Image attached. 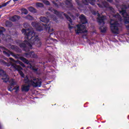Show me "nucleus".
Segmentation results:
<instances>
[{
	"instance_id": "7c9ffc66",
	"label": "nucleus",
	"mask_w": 129,
	"mask_h": 129,
	"mask_svg": "<svg viewBox=\"0 0 129 129\" xmlns=\"http://www.w3.org/2000/svg\"><path fill=\"white\" fill-rule=\"evenodd\" d=\"M9 82H10V85H11V86H15V85H16V82L14 81V79H12L11 81Z\"/></svg>"
},
{
	"instance_id": "f3484780",
	"label": "nucleus",
	"mask_w": 129,
	"mask_h": 129,
	"mask_svg": "<svg viewBox=\"0 0 129 129\" xmlns=\"http://www.w3.org/2000/svg\"><path fill=\"white\" fill-rule=\"evenodd\" d=\"M19 58L21 61H23L24 63H25V64H27V65H31V63H30V61L28 59H27V58L23 56L20 57Z\"/></svg>"
},
{
	"instance_id": "2f4dec72",
	"label": "nucleus",
	"mask_w": 129,
	"mask_h": 129,
	"mask_svg": "<svg viewBox=\"0 0 129 129\" xmlns=\"http://www.w3.org/2000/svg\"><path fill=\"white\" fill-rule=\"evenodd\" d=\"M36 6L38 7L39 8H43L44 7V4L41 3H37Z\"/></svg>"
},
{
	"instance_id": "c756f323",
	"label": "nucleus",
	"mask_w": 129,
	"mask_h": 129,
	"mask_svg": "<svg viewBox=\"0 0 129 129\" xmlns=\"http://www.w3.org/2000/svg\"><path fill=\"white\" fill-rule=\"evenodd\" d=\"M17 63H19V64H20V65H21V66H22V67H23V68H25L26 67L25 64H24V63L20 60H17Z\"/></svg>"
},
{
	"instance_id": "f8f14e48",
	"label": "nucleus",
	"mask_w": 129,
	"mask_h": 129,
	"mask_svg": "<svg viewBox=\"0 0 129 129\" xmlns=\"http://www.w3.org/2000/svg\"><path fill=\"white\" fill-rule=\"evenodd\" d=\"M24 56L26 58H38V55H37L34 51H31L30 52L24 53Z\"/></svg>"
},
{
	"instance_id": "4be33fe9",
	"label": "nucleus",
	"mask_w": 129,
	"mask_h": 129,
	"mask_svg": "<svg viewBox=\"0 0 129 129\" xmlns=\"http://www.w3.org/2000/svg\"><path fill=\"white\" fill-rule=\"evenodd\" d=\"M22 11V15H28L29 11H28V10L26 9L25 8H23L21 9Z\"/></svg>"
},
{
	"instance_id": "a18cd8bd",
	"label": "nucleus",
	"mask_w": 129,
	"mask_h": 129,
	"mask_svg": "<svg viewBox=\"0 0 129 129\" xmlns=\"http://www.w3.org/2000/svg\"><path fill=\"white\" fill-rule=\"evenodd\" d=\"M107 2H108V3H112L113 2V0H106Z\"/></svg>"
},
{
	"instance_id": "473e14b6",
	"label": "nucleus",
	"mask_w": 129,
	"mask_h": 129,
	"mask_svg": "<svg viewBox=\"0 0 129 129\" xmlns=\"http://www.w3.org/2000/svg\"><path fill=\"white\" fill-rule=\"evenodd\" d=\"M92 6H94L95 5V1L94 0H88Z\"/></svg>"
},
{
	"instance_id": "5701e85b",
	"label": "nucleus",
	"mask_w": 129,
	"mask_h": 129,
	"mask_svg": "<svg viewBox=\"0 0 129 129\" xmlns=\"http://www.w3.org/2000/svg\"><path fill=\"white\" fill-rule=\"evenodd\" d=\"M25 19H26V20H29V21H32L33 20H34V18L33 17V16H32L30 15H28L27 16H26L25 17Z\"/></svg>"
},
{
	"instance_id": "37998d69",
	"label": "nucleus",
	"mask_w": 129,
	"mask_h": 129,
	"mask_svg": "<svg viewBox=\"0 0 129 129\" xmlns=\"http://www.w3.org/2000/svg\"><path fill=\"white\" fill-rule=\"evenodd\" d=\"M128 24L127 25H125V27L126 28V29L127 30V31H129V23H128Z\"/></svg>"
},
{
	"instance_id": "4d7b16f0",
	"label": "nucleus",
	"mask_w": 129,
	"mask_h": 129,
	"mask_svg": "<svg viewBox=\"0 0 129 129\" xmlns=\"http://www.w3.org/2000/svg\"><path fill=\"white\" fill-rule=\"evenodd\" d=\"M56 2H58V0H56Z\"/></svg>"
},
{
	"instance_id": "7ed1b4c3",
	"label": "nucleus",
	"mask_w": 129,
	"mask_h": 129,
	"mask_svg": "<svg viewBox=\"0 0 129 129\" xmlns=\"http://www.w3.org/2000/svg\"><path fill=\"white\" fill-rule=\"evenodd\" d=\"M31 25L33 27L35 28L37 32H42V31H44V30H45V31H46V32L50 33V32H53L54 31L53 28L51 29V27L49 24L47 25L43 24V23L40 24L37 22H32Z\"/></svg>"
},
{
	"instance_id": "09e8293b",
	"label": "nucleus",
	"mask_w": 129,
	"mask_h": 129,
	"mask_svg": "<svg viewBox=\"0 0 129 129\" xmlns=\"http://www.w3.org/2000/svg\"><path fill=\"white\" fill-rule=\"evenodd\" d=\"M66 2H72V0H66Z\"/></svg>"
},
{
	"instance_id": "9b49d317",
	"label": "nucleus",
	"mask_w": 129,
	"mask_h": 129,
	"mask_svg": "<svg viewBox=\"0 0 129 129\" xmlns=\"http://www.w3.org/2000/svg\"><path fill=\"white\" fill-rule=\"evenodd\" d=\"M63 16L65 17L67 20H68V21L70 22V24H69V28H70V30L73 29L74 27L72 26H73L74 24L73 22H72V19H71V18H70V17H69V15L66 13H64Z\"/></svg>"
},
{
	"instance_id": "9d476101",
	"label": "nucleus",
	"mask_w": 129,
	"mask_h": 129,
	"mask_svg": "<svg viewBox=\"0 0 129 129\" xmlns=\"http://www.w3.org/2000/svg\"><path fill=\"white\" fill-rule=\"evenodd\" d=\"M97 20L98 24H99L100 25H101V24L104 25V24H105V21L106 20V16L103 15L101 16L100 14L98 13Z\"/></svg>"
},
{
	"instance_id": "ddd939ff",
	"label": "nucleus",
	"mask_w": 129,
	"mask_h": 129,
	"mask_svg": "<svg viewBox=\"0 0 129 129\" xmlns=\"http://www.w3.org/2000/svg\"><path fill=\"white\" fill-rule=\"evenodd\" d=\"M30 87L31 84L23 85L21 87V91L22 92H29Z\"/></svg>"
},
{
	"instance_id": "4c0bfd02",
	"label": "nucleus",
	"mask_w": 129,
	"mask_h": 129,
	"mask_svg": "<svg viewBox=\"0 0 129 129\" xmlns=\"http://www.w3.org/2000/svg\"><path fill=\"white\" fill-rule=\"evenodd\" d=\"M100 29L101 33H105V32H106V29H105V28H103V29H101V28H100Z\"/></svg>"
},
{
	"instance_id": "79ce46f5",
	"label": "nucleus",
	"mask_w": 129,
	"mask_h": 129,
	"mask_svg": "<svg viewBox=\"0 0 129 129\" xmlns=\"http://www.w3.org/2000/svg\"><path fill=\"white\" fill-rule=\"evenodd\" d=\"M34 10H35L34 8H33V7H30V8H29V11H30V12H33V11H34Z\"/></svg>"
},
{
	"instance_id": "cd10ccee",
	"label": "nucleus",
	"mask_w": 129,
	"mask_h": 129,
	"mask_svg": "<svg viewBox=\"0 0 129 129\" xmlns=\"http://www.w3.org/2000/svg\"><path fill=\"white\" fill-rule=\"evenodd\" d=\"M89 1L88 0H82V2L84 5H85L86 6H88L89 5Z\"/></svg>"
},
{
	"instance_id": "e433bc0d",
	"label": "nucleus",
	"mask_w": 129,
	"mask_h": 129,
	"mask_svg": "<svg viewBox=\"0 0 129 129\" xmlns=\"http://www.w3.org/2000/svg\"><path fill=\"white\" fill-rule=\"evenodd\" d=\"M9 59H10V61H12V62H14V63H18V60H16L12 57H10Z\"/></svg>"
},
{
	"instance_id": "de8ad7c7",
	"label": "nucleus",
	"mask_w": 129,
	"mask_h": 129,
	"mask_svg": "<svg viewBox=\"0 0 129 129\" xmlns=\"http://www.w3.org/2000/svg\"><path fill=\"white\" fill-rule=\"evenodd\" d=\"M18 1H19V0H13V2L14 3H16V2H18Z\"/></svg>"
},
{
	"instance_id": "72a5a7b5",
	"label": "nucleus",
	"mask_w": 129,
	"mask_h": 129,
	"mask_svg": "<svg viewBox=\"0 0 129 129\" xmlns=\"http://www.w3.org/2000/svg\"><path fill=\"white\" fill-rule=\"evenodd\" d=\"M14 87V86H12V85H10L8 86V90L9 91H13V88Z\"/></svg>"
},
{
	"instance_id": "bb28decb",
	"label": "nucleus",
	"mask_w": 129,
	"mask_h": 129,
	"mask_svg": "<svg viewBox=\"0 0 129 129\" xmlns=\"http://www.w3.org/2000/svg\"><path fill=\"white\" fill-rule=\"evenodd\" d=\"M113 17L116 18V19H121V16H120V15L118 13H116L115 15H113Z\"/></svg>"
},
{
	"instance_id": "c03bdc74",
	"label": "nucleus",
	"mask_w": 129,
	"mask_h": 129,
	"mask_svg": "<svg viewBox=\"0 0 129 129\" xmlns=\"http://www.w3.org/2000/svg\"><path fill=\"white\" fill-rule=\"evenodd\" d=\"M10 3H11V1H8V2L5 3V5H6V6H8V5H9V4H10Z\"/></svg>"
},
{
	"instance_id": "423d86ee",
	"label": "nucleus",
	"mask_w": 129,
	"mask_h": 129,
	"mask_svg": "<svg viewBox=\"0 0 129 129\" xmlns=\"http://www.w3.org/2000/svg\"><path fill=\"white\" fill-rule=\"evenodd\" d=\"M0 49H3V50H6L7 51H3V54L6 56L7 57H10L11 55V56H13V57H15L16 59H18L19 57L18 56H19L18 54H15L14 52L11 51L9 50H8L5 48V47L0 46Z\"/></svg>"
},
{
	"instance_id": "6ab92c4d",
	"label": "nucleus",
	"mask_w": 129,
	"mask_h": 129,
	"mask_svg": "<svg viewBox=\"0 0 129 129\" xmlns=\"http://www.w3.org/2000/svg\"><path fill=\"white\" fill-rule=\"evenodd\" d=\"M19 47L20 48H23V49H24L25 51L26 50V49H27V42H25V41H24V42H22L21 44H20V45H19Z\"/></svg>"
},
{
	"instance_id": "20e7f679",
	"label": "nucleus",
	"mask_w": 129,
	"mask_h": 129,
	"mask_svg": "<svg viewBox=\"0 0 129 129\" xmlns=\"http://www.w3.org/2000/svg\"><path fill=\"white\" fill-rule=\"evenodd\" d=\"M24 81L26 84H30L33 87H41L42 86V80L39 78H34L33 79L29 80L28 76L24 77Z\"/></svg>"
},
{
	"instance_id": "f03ea898",
	"label": "nucleus",
	"mask_w": 129,
	"mask_h": 129,
	"mask_svg": "<svg viewBox=\"0 0 129 129\" xmlns=\"http://www.w3.org/2000/svg\"><path fill=\"white\" fill-rule=\"evenodd\" d=\"M79 19L82 24H78L76 25L77 29H76L75 31L76 32V34L77 35H79V34H85V33H87V32H88V31L86 30V26L83 25L88 23L85 16L82 14L79 17Z\"/></svg>"
},
{
	"instance_id": "2eb2a0df",
	"label": "nucleus",
	"mask_w": 129,
	"mask_h": 129,
	"mask_svg": "<svg viewBox=\"0 0 129 129\" xmlns=\"http://www.w3.org/2000/svg\"><path fill=\"white\" fill-rule=\"evenodd\" d=\"M11 48L12 50H14L15 51V52H17V53H21L22 52V50H21V49H20V47L12 45L11 46Z\"/></svg>"
},
{
	"instance_id": "5fc2aeb1",
	"label": "nucleus",
	"mask_w": 129,
	"mask_h": 129,
	"mask_svg": "<svg viewBox=\"0 0 129 129\" xmlns=\"http://www.w3.org/2000/svg\"><path fill=\"white\" fill-rule=\"evenodd\" d=\"M110 9H112V7H110Z\"/></svg>"
},
{
	"instance_id": "8fccbe9b",
	"label": "nucleus",
	"mask_w": 129,
	"mask_h": 129,
	"mask_svg": "<svg viewBox=\"0 0 129 129\" xmlns=\"http://www.w3.org/2000/svg\"><path fill=\"white\" fill-rule=\"evenodd\" d=\"M18 91H17V90H15V93H18Z\"/></svg>"
},
{
	"instance_id": "6e6d98bb",
	"label": "nucleus",
	"mask_w": 129,
	"mask_h": 129,
	"mask_svg": "<svg viewBox=\"0 0 129 129\" xmlns=\"http://www.w3.org/2000/svg\"><path fill=\"white\" fill-rule=\"evenodd\" d=\"M46 14H49V12H47Z\"/></svg>"
},
{
	"instance_id": "393cba45",
	"label": "nucleus",
	"mask_w": 129,
	"mask_h": 129,
	"mask_svg": "<svg viewBox=\"0 0 129 129\" xmlns=\"http://www.w3.org/2000/svg\"><path fill=\"white\" fill-rule=\"evenodd\" d=\"M6 27H8V28H11L13 26V23L10 22V21H7L6 23Z\"/></svg>"
},
{
	"instance_id": "f704fd0d",
	"label": "nucleus",
	"mask_w": 129,
	"mask_h": 129,
	"mask_svg": "<svg viewBox=\"0 0 129 129\" xmlns=\"http://www.w3.org/2000/svg\"><path fill=\"white\" fill-rule=\"evenodd\" d=\"M2 29H3V30H0V35H4V32H5V31H6V29H5V28L4 27H2Z\"/></svg>"
},
{
	"instance_id": "4468645a",
	"label": "nucleus",
	"mask_w": 129,
	"mask_h": 129,
	"mask_svg": "<svg viewBox=\"0 0 129 129\" xmlns=\"http://www.w3.org/2000/svg\"><path fill=\"white\" fill-rule=\"evenodd\" d=\"M40 20L42 23H45V24H43V25H48V23H49V22L50 21V20H49V19L44 16H41L40 18Z\"/></svg>"
},
{
	"instance_id": "39448f33",
	"label": "nucleus",
	"mask_w": 129,
	"mask_h": 129,
	"mask_svg": "<svg viewBox=\"0 0 129 129\" xmlns=\"http://www.w3.org/2000/svg\"><path fill=\"white\" fill-rule=\"evenodd\" d=\"M110 28L111 29V31L113 34H118V22L115 21L112 19H111L110 22Z\"/></svg>"
},
{
	"instance_id": "f257e3e1",
	"label": "nucleus",
	"mask_w": 129,
	"mask_h": 129,
	"mask_svg": "<svg viewBox=\"0 0 129 129\" xmlns=\"http://www.w3.org/2000/svg\"><path fill=\"white\" fill-rule=\"evenodd\" d=\"M21 32L23 34L25 35V37L27 38L28 41L24 40V42L26 43V46H28L30 49L33 48V45H35L36 47H40L42 45V43L40 40H39L38 35H36L35 32H30L29 30H26L22 29Z\"/></svg>"
},
{
	"instance_id": "a878e982",
	"label": "nucleus",
	"mask_w": 129,
	"mask_h": 129,
	"mask_svg": "<svg viewBox=\"0 0 129 129\" xmlns=\"http://www.w3.org/2000/svg\"><path fill=\"white\" fill-rule=\"evenodd\" d=\"M30 69H32V70H33V71H35V72H38V69L36 68V67H33L32 65V63H31V65H30Z\"/></svg>"
},
{
	"instance_id": "a19ab883",
	"label": "nucleus",
	"mask_w": 129,
	"mask_h": 129,
	"mask_svg": "<svg viewBox=\"0 0 129 129\" xmlns=\"http://www.w3.org/2000/svg\"><path fill=\"white\" fill-rule=\"evenodd\" d=\"M5 7H7V5H6V3H3L2 5H0V9H2V8H5Z\"/></svg>"
},
{
	"instance_id": "b1692460",
	"label": "nucleus",
	"mask_w": 129,
	"mask_h": 129,
	"mask_svg": "<svg viewBox=\"0 0 129 129\" xmlns=\"http://www.w3.org/2000/svg\"><path fill=\"white\" fill-rule=\"evenodd\" d=\"M49 11H50L51 12H52V13H54L55 15H57V16H58V15L60 14L59 13V12H58L57 10H55V9H52L51 10V9H48Z\"/></svg>"
},
{
	"instance_id": "412c9836",
	"label": "nucleus",
	"mask_w": 129,
	"mask_h": 129,
	"mask_svg": "<svg viewBox=\"0 0 129 129\" xmlns=\"http://www.w3.org/2000/svg\"><path fill=\"white\" fill-rule=\"evenodd\" d=\"M23 26H24V28L26 29H24V30H25L26 31L29 30V32H31L30 29L29 28V27H30L29 23H24ZM32 32H34V31H33Z\"/></svg>"
},
{
	"instance_id": "aec40b11",
	"label": "nucleus",
	"mask_w": 129,
	"mask_h": 129,
	"mask_svg": "<svg viewBox=\"0 0 129 129\" xmlns=\"http://www.w3.org/2000/svg\"><path fill=\"white\" fill-rule=\"evenodd\" d=\"M65 4L67 6V8H73V5L71 3V1H66Z\"/></svg>"
},
{
	"instance_id": "49530a36",
	"label": "nucleus",
	"mask_w": 129,
	"mask_h": 129,
	"mask_svg": "<svg viewBox=\"0 0 129 129\" xmlns=\"http://www.w3.org/2000/svg\"><path fill=\"white\" fill-rule=\"evenodd\" d=\"M53 4H54V5L55 6H56V7L58 6V4H57V3H54V2H53Z\"/></svg>"
},
{
	"instance_id": "ea45409f",
	"label": "nucleus",
	"mask_w": 129,
	"mask_h": 129,
	"mask_svg": "<svg viewBox=\"0 0 129 129\" xmlns=\"http://www.w3.org/2000/svg\"><path fill=\"white\" fill-rule=\"evenodd\" d=\"M97 5L98 6L99 8H100V9H103V5L101 4H97Z\"/></svg>"
},
{
	"instance_id": "c85d7f7f",
	"label": "nucleus",
	"mask_w": 129,
	"mask_h": 129,
	"mask_svg": "<svg viewBox=\"0 0 129 129\" xmlns=\"http://www.w3.org/2000/svg\"><path fill=\"white\" fill-rule=\"evenodd\" d=\"M22 42H23V41L20 39H17L16 40V43L17 45H18V46H20L22 44Z\"/></svg>"
},
{
	"instance_id": "c9c22d12",
	"label": "nucleus",
	"mask_w": 129,
	"mask_h": 129,
	"mask_svg": "<svg viewBox=\"0 0 129 129\" xmlns=\"http://www.w3.org/2000/svg\"><path fill=\"white\" fill-rule=\"evenodd\" d=\"M13 90H17L19 91L20 90V86H16L14 88H13Z\"/></svg>"
},
{
	"instance_id": "dca6fc26",
	"label": "nucleus",
	"mask_w": 129,
	"mask_h": 129,
	"mask_svg": "<svg viewBox=\"0 0 129 129\" xmlns=\"http://www.w3.org/2000/svg\"><path fill=\"white\" fill-rule=\"evenodd\" d=\"M21 19V17L19 15H14L12 16L10 20L12 21V22H18L19 20Z\"/></svg>"
},
{
	"instance_id": "3c124183",
	"label": "nucleus",
	"mask_w": 129,
	"mask_h": 129,
	"mask_svg": "<svg viewBox=\"0 0 129 129\" xmlns=\"http://www.w3.org/2000/svg\"><path fill=\"white\" fill-rule=\"evenodd\" d=\"M2 59H0V64L1 63Z\"/></svg>"
},
{
	"instance_id": "864d4df0",
	"label": "nucleus",
	"mask_w": 129,
	"mask_h": 129,
	"mask_svg": "<svg viewBox=\"0 0 129 129\" xmlns=\"http://www.w3.org/2000/svg\"><path fill=\"white\" fill-rule=\"evenodd\" d=\"M2 17V15H0V18Z\"/></svg>"
},
{
	"instance_id": "6e6552de",
	"label": "nucleus",
	"mask_w": 129,
	"mask_h": 129,
	"mask_svg": "<svg viewBox=\"0 0 129 129\" xmlns=\"http://www.w3.org/2000/svg\"><path fill=\"white\" fill-rule=\"evenodd\" d=\"M12 66L13 67V68H14V69L18 72V73L22 78H25V74L23 71H22V70H23V68L20 66L16 64V63H12Z\"/></svg>"
},
{
	"instance_id": "1a4fd4ad",
	"label": "nucleus",
	"mask_w": 129,
	"mask_h": 129,
	"mask_svg": "<svg viewBox=\"0 0 129 129\" xmlns=\"http://www.w3.org/2000/svg\"><path fill=\"white\" fill-rule=\"evenodd\" d=\"M0 76L3 77L2 78V80H3V82L5 83L9 82L10 79L9 76H8L7 74H6V72L2 69H0Z\"/></svg>"
},
{
	"instance_id": "603ef678",
	"label": "nucleus",
	"mask_w": 129,
	"mask_h": 129,
	"mask_svg": "<svg viewBox=\"0 0 129 129\" xmlns=\"http://www.w3.org/2000/svg\"><path fill=\"white\" fill-rule=\"evenodd\" d=\"M127 118H128L129 119V115H128V116H127Z\"/></svg>"
},
{
	"instance_id": "a211bd4d",
	"label": "nucleus",
	"mask_w": 129,
	"mask_h": 129,
	"mask_svg": "<svg viewBox=\"0 0 129 129\" xmlns=\"http://www.w3.org/2000/svg\"><path fill=\"white\" fill-rule=\"evenodd\" d=\"M1 64H3V65H5L6 66H7V67H10V66H11V67H13V66H12V64H14V63L12 62H11L10 63L7 62L5 61V60L4 59H2Z\"/></svg>"
},
{
	"instance_id": "0eeeda50",
	"label": "nucleus",
	"mask_w": 129,
	"mask_h": 129,
	"mask_svg": "<svg viewBox=\"0 0 129 129\" xmlns=\"http://www.w3.org/2000/svg\"><path fill=\"white\" fill-rule=\"evenodd\" d=\"M120 14H121L123 18H124V24H125V25H127V24H129V15H127V13H126V10L124 9H122V10L120 11Z\"/></svg>"
},
{
	"instance_id": "58836bf2",
	"label": "nucleus",
	"mask_w": 129,
	"mask_h": 129,
	"mask_svg": "<svg viewBox=\"0 0 129 129\" xmlns=\"http://www.w3.org/2000/svg\"><path fill=\"white\" fill-rule=\"evenodd\" d=\"M44 3L45 5H46V6H50V2L48 1H45Z\"/></svg>"
}]
</instances>
